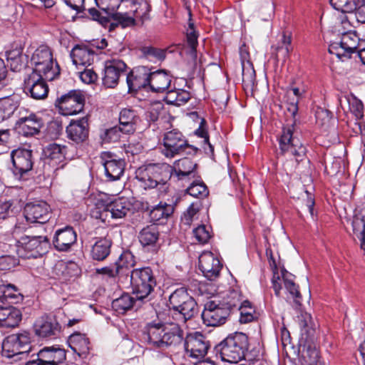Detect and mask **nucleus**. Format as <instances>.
<instances>
[{
    "label": "nucleus",
    "mask_w": 365,
    "mask_h": 365,
    "mask_svg": "<svg viewBox=\"0 0 365 365\" xmlns=\"http://www.w3.org/2000/svg\"><path fill=\"white\" fill-rule=\"evenodd\" d=\"M197 168V164L188 158H184L175 162L174 170L179 180H182L185 177L195 176L194 171Z\"/></svg>",
    "instance_id": "473e14b6"
},
{
    "label": "nucleus",
    "mask_w": 365,
    "mask_h": 365,
    "mask_svg": "<svg viewBox=\"0 0 365 365\" xmlns=\"http://www.w3.org/2000/svg\"><path fill=\"white\" fill-rule=\"evenodd\" d=\"M189 195L195 197H204L208 195V190L203 182H192L187 188Z\"/></svg>",
    "instance_id": "680f3d73"
},
{
    "label": "nucleus",
    "mask_w": 365,
    "mask_h": 365,
    "mask_svg": "<svg viewBox=\"0 0 365 365\" xmlns=\"http://www.w3.org/2000/svg\"><path fill=\"white\" fill-rule=\"evenodd\" d=\"M190 99V93L184 89H174L167 92L165 101L168 104L180 106Z\"/></svg>",
    "instance_id": "58836bf2"
},
{
    "label": "nucleus",
    "mask_w": 365,
    "mask_h": 365,
    "mask_svg": "<svg viewBox=\"0 0 365 365\" xmlns=\"http://www.w3.org/2000/svg\"><path fill=\"white\" fill-rule=\"evenodd\" d=\"M31 63L34 66L33 69L36 72L43 73L47 80L53 81L60 73L58 65L53 66L51 51L46 46H40L34 51Z\"/></svg>",
    "instance_id": "0eeeda50"
},
{
    "label": "nucleus",
    "mask_w": 365,
    "mask_h": 365,
    "mask_svg": "<svg viewBox=\"0 0 365 365\" xmlns=\"http://www.w3.org/2000/svg\"><path fill=\"white\" fill-rule=\"evenodd\" d=\"M360 38L355 31H344V66L352 65L354 53L358 52Z\"/></svg>",
    "instance_id": "4be33fe9"
},
{
    "label": "nucleus",
    "mask_w": 365,
    "mask_h": 365,
    "mask_svg": "<svg viewBox=\"0 0 365 365\" xmlns=\"http://www.w3.org/2000/svg\"><path fill=\"white\" fill-rule=\"evenodd\" d=\"M112 240L108 237L99 238L92 247L91 255L94 260L102 261L105 259L110 252Z\"/></svg>",
    "instance_id": "cd10ccee"
},
{
    "label": "nucleus",
    "mask_w": 365,
    "mask_h": 365,
    "mask_svg": "<svg viewBox=\"0 0 365 365\" xmlns=\"http://www.w3.org/2000/svg\"><path fill=\"white\" fill-rule=\"evenodd\" d=\"M14 203L11 200H0V220H4L14 214Z\"/></svg>",
    "instance_id": "774afa93"
},
{
    "label": "nucleus",
    "mask_w": 365,
    "mask_h": 365,
    "mask_svg": "<svg viewBox=\"0 0 365 365\" xmlns=\"http://www.w3.org/2000/svg\"><path fill=\"white\" fill-rule=\"evenodd\" d=\"M36 335L41 337H51L57 335L61 331V326L54 316H42L34 324Z\"/></svg>",
    "instance_id": "a211bd4d"
},
{
    "label": "nucleus",
    "mask_w": 365,
    "mask_h": 365,
    "mask_svg": "<svg viewBox=\"0 0 365 365\" xmlns=\"http://www.w3.org/2000/svg\"><path fill=\"white\" fill-rule=\"evenodd\" d=\"M125 134L122 128L119 126H114L104 131L101 135V138L106 143L117 142L118 141L122 135Z\"/></svg>",
    "instance_id": "bf43d9fd"
},
{
    "label": "nucleus",
    "mask_w": 365,
    "mask_h": 365,
    "mask_svg": "<svg viewBox=\"0 0 365 365\" xmlns=\"http://www.w3.org/2000/svg\"><path fill=\"white\" fill-rule=\"evenodd\" d=\"M142 58L151 62L162 61L165 58L164 50L152 46H144L140 49Z\"/></svg>",
    "instance_id": "8fccbe9b"
},
{
    "label": "nucleus",
    "mask_w": 365,
    "mask_h": 365,
    "mask_svg": "<svg viewBox=\"0 0 365 365\" xmlns=\"http://www.w3.org/2000/svg\"><path fill=\"white\" fill-rule=\"evenodd\" d=\"M191 148L180 131L172 130L165 133L162 153L165 157L174 158L177 155L186 153V149Z\"/></svg>",
    "instance_id": "9d476101"
},
{
    "label": "nucleus",
    "mask_w": 365,
    "mask_h": 365,
    "mask_svg": "<svg viewBox=\"0 0 365 365\" xmlns=\"http://www.w3.org/2000/svg\"><path fill=\"white\" fill-rule=\"evenodd\" d=\"M193 234L196 240L202 244L207 242L210 238V230L205 225H201L195 228L193 230Z\"/></svg>",
    "instance_id": "338daca9"
},
{
    "label": "nucleus",
    "mask_w": 365,
    "mask_h": 365,
    "mask_svg": "<svg viewBox=\"0 0 365 365\" xmlns=\"http://www.w3.org/2000/svg\"><path fill=\"white\" fill-rule=\"evenodd\" d=\"M221 301V304L225 308H228V311L231 312L232 309L238 306L241 303V299L239 293L235 290L230 291L226 297H224Z\"/></svg>",
    "instance_id": "052dcab7"
},
{
    "label": "nucleus",
    "mask_w": 365,
    "mask_h": 365,
    "mask_svg": "<svg viewBox=\"0 0 365 365\" xmlns=\"http://www.w3.org/2000/svg\"><path fill=\"white\" fill-rule=\"evenodd\" d=\"M6 56L11 70L14 71H19L25 66L26 57L22 55L21 48H16L7 51Z\"/></svg>",
    "instance_id": "ea45409f"
},
{
    "label": "nucleus",
    "mask_w": 365,
    "mask_h": 365,
    "mask_svg": "<svg viewBox=\"0 0 365 365\" xmlns=\"http://www.w3.org/2000/svg\"><path fill=\"white\" fill-rule=\"evenodd\" d=\"M139 118L135 112L130 109H123L120 113L119 125L122 128L125 134L133 133L135 130V125Z\"/></svg>",
    "instance_id": "c756f323"
},
{
    "label": "nucleus",
    "mask_w": 365,
    "mask_h": 365,
    "mask_svg": "<svg viewBox=\"0 0 365 365\" xmlns=\"http://www.w3.org/2000/svg\"><path fill=\"white\" fill-rule=\"evenodd\" d=\"M132 3L135 5L138 4V6L133 9L135 18H139L142 21L148 19V14L150 11V6L146 0H133Z\"/></svg>",
    "instance_id": "5fc2aeb1"
},
{
    "label": "nucleus",
    "mask_w": 365,
    "mask_h": 365,
    "mask_svg": "<svg viewBox=\"0 0 365 365\" xmlns=\"http://www.w3.org/2000/svg\"><path fill=\"white\" fill-rule=\"evenodd\" d=\"M185 349L189 356L198 359L206 355L209 345L202 334L195 332L186 336Z\"/></svg>",
    "instance_id": "2eb2a0df"
},
{
    "label": "nucleus",
    "mask_w": 365,
    "mask_h": 365,
    "mask_svg": "<svg viewBox=\"0 0 365 365\" xmlns=\"http://www.w3.org/2000/svg\"><path fill=\"white\" fill-rule=\"evenodd\" d=\"M19 106V99L17 96L11 95L0 98V119L1 120L9 118Z\"/></svg>",
    "instance_id": "7c9ffc66"
},
{
    "label": "nucleus",
    "mask_w": 365,
    "mask_h": 365,
    "mask_svg": "<svg viewBox=\"0 0 365 365\" xmlns=\"http://www.w3.org/2000/svg\"><path fill=\"white\" fill-rule=\"evenodd\" d=\"M199 267L205 277L213 280L219 276L222 266L211 252H204L199 257Z\"/></svg>",
    "instance_id": "f3484780"
},
{
    "label": "nucleus",
    "mask_w": 365,
    "mask_h": 365,
    "mask_svg": "<svg viewBox=\"0 0 365 365\" xmlns=\"http://www.w3.org/2000/svg\"><path fill=\"white\" fill-rule=\"evenodd\" d=\"M112 18L122 27H126L134 24L135 19L128 13L117 12L112 15Z\"/></svg>",
    "instance_id": "0e129e2a"
},
{
    "label": "nucleus",
    "mask_w": 365,
    "mask_h": 365,
    "mask_svg": "<svg viewBox=\"0 0 365 365\" xmlns=\"http://www.w3.org/2000/svg\"><path fill=\"white\" fill-rule=\"evenodd\" d=\"M292 275L287 271L282 272V280L286 289L289 292L292 297L294 299V302L297 306L301 304V295L298 290V287L294 282L292 278Z\"/></svg>",
    "instance_id": "a18cd8bd"
},
{
    "label": "nucleus",
    "mask_w": 365,
    "mask_h": 365,
    "mask_svg": "<svg viewBox=\"0 0 365 365\" xmlns=\"http://www.w3.org/2000/svg\"><path fill=\"white\" fill-rule=\"evenodd\" d=\"M71 57L73 63L76 66H90L94 60V52L86 46H75L71 52Z\"/></svg>",
    "instance_id": "bb28decb"
},
{
    "label": "nucleus",
    "mask_w": 365,
    "mask_h": 365,
    "mask_svg": "<svg viewBox=\"0 0 365 365\" xmlns=\"http://www.w3.org/2000/svg\"><path fill=\"white\" fill-rule=\"evenodd\" d=\"M66 351L58 347H44L38 353V357L46 365H63L66 360Z\"/></svg>",
    "instance_id": "b1692460"
},
{
    "label": "nucleus",
    "mask_w": 365,
    "mask_h": 365,
    "mask_svg": "<svg viewBox=\"0 0 365 365\" xmlns=\"http://www.w3.org/2000/svg\"><path fill=\"white\" fill-rule=\"evenodd\" d=\"M21 313L14 307H0V326L15 327L21 321Z\"/></svg>",
    "instance_id": "a878e982"
},
{
    "label": "nucleus",
    "mask_w": 365,
    "mask_h": 365,
    "mask_svg": "<svg viewBox=\"0 0 365 365\" xmlns=\"http://www.w3.org/2000/svg\"><path fill=\"white\" fill-rule=\"evenodd\" d=\"M130 284L138 300L148 297L156 285L152 269L150 267L133 269L130 274Z\"/></svg>",
    "instance_id": "39448f33"
},
{
    "label": "nucleus",
    "mask_w": 365,
    "mask_h": 365,
    "mask_svg": "<svg viewBox=\"0 0 365 365\" xmlns=\"http://www.w3.org/2000/svg\"><path fill=\"white\" fill-rule=\"evenodd\" d=\"M104 168L106 176L110 180H116L124 172L125 163L123 160H108L104 163Z\"/></svg>",
    "instance_id": "f704fd0d"
},
{
    "label": "nucleus",
    "mask_w": 365,
    "mask_h": 365,
    "mask_svg": "<svg viewBox=\"0 0 365 365\" xmlns=\"http://www.w3.org/2000/svg\"><path fill=\"white\" fill-rule=\"evenodd\" d=\"M351 223L355 240H359L360 247L365 255V220L360 217H354Z\"/></svg>",
    "instance_id": "49530a36"
},
{
    "label": "nucleus",
    "mask_w": 365,
    "mask_h": 365,
    "mask_svg": "<svg viewBox=\"0 0 365 365\" xmlns=\"http://www.w3.org/2000/svg\"><path fill=\"white\" fill-rule=\"evenodd\" d=\"M68 138L76 143H82L88 136V119L83 117L78 120H72L66 128Z\"/></svg>",
    "instance_id": "412c9836"
},
{
    "label": "nucleus",
    "mask_w": 365,
    "mask_h": 365,
    "mask_svg": "<svg viewBox=\"0 0 365 365\" xmlns=\"http://www.w3.org/2000/svg\"><path fill=\"white\" fill-rule=\"evenodd\" d=\"M148 343L154 348L165 349L176 346L183 339L182 331L177 323L152 322L146 327Z\"/></svg>",
    "instance_id": "f257e3e1"
},
{
    "label": "nucleus",
    "mask_w": 365,
    "mask_h": 365,
    "mask_svg": "<svg viewBox=\"0 0 365 365\" xmlns=\"http://www.w3.org/2000/svg\"><path fill=\"white\" fill-rule=\"evenodd\" d=\"M140 301L138 300L136 297H133L129 294H123L112 302V308L118 314H124L136 307L137 303Z\"/></svg>",
    "instance_id": "72a5a7b5"
},
{
    "label": "nucleus",
    "mask_w": 365,
    "mask_h": 365,
    "mask_svg": "<svg viewBox=\"0 0 365 365\" xmlns=\"http://www.w3.org/2000/svg\"><path fill=\"white\" fill-rule=\"evenodd\" d=\"M242 83L247 87L254 86L255 81V71L251 62L244 63L242 65Z\"/></svg>",
    "instance_id": "6e6d98bb"
},
{
    "label": "nucleus",
    "mask_w": 365,
    "mask_h": 365,
    "mask_svg": "<svg viewBox=\"0 0 365 365\" xmlns=\"http://www.w3.org/2000/svg\"><path fill=\"white\" fill-rule=\"evenodd\" d=\"M172 170V167L166 163L149 164L137 170L136 178L145 189L157 187L160 194H165L169 188L168 181Z\"/></svg>",
    "instance_id": "f03ea898"
},
{
    "label": "nucleus",
    "mask_w": 365,
    "mask_h": 365,
    "mask_svg": "<svg viewBox=\"0 0 365 365\" xmlns=\"http://www.w3.org/2000/svg\"><path fill=\"white\" fill-rule=\"evenodd\" d=\"M151 68L141 66L135 68L127 76V83L130 90L149 87Z\"/></svg>",
    "instance_id": "6ab92c4d"
},
{
    "label": "nucleus",
    "mask_w": 365,
    "mask_h": 365,
    "mask_svg": "<svg viewBox=\"0 0 365 365\" xmlns=\"http://www.w3.org/2000/svg\"><path fill=\"white\" fill-rule=\"evenodd\" d=\"M24 215L29 222L44 224L51 217V208L43 200L28 202L24 207Z\"/></svg>",
    "instance_id": "f8f14e48"
},
{
    "label": "nucleus",
    "mask_w": 365,
    "mask_h": 365,
    "mask_svg": "<svg viewBox=\"0 0 365 365\" xmlns=\"http://www.w3.org/2000/svg\"><path fill=\"white\" fill-rule=\"evenodd\" d=\"M48 81L43 73L36 72L33 69L31 73L24 79V90L36 86L37 84L45 83Z\"/></svg>",
    "instance_id": "4d7b16f0"
},
{
    "label": "nucleus",
    "mask_w": 365,
    "mask_h": 365,
    "mask_svg": "<svg viewBox=\"0 0 365 365\" xmlns=\"http://www.w3.org/2000/svg\"><path fill=\"white\" fill-rule=\"evenodd\" d=\"M279 143L282 153L291 154L295 158L297 164L304 159L306 148L294 135V123L283 127Z\"/></svg>",
    "instance_id": "423d86ee"
},
{
    "label": "nucleus",
    "mask_w": 365,
    "mask_h": 365,
    "mask_svg": "<svg viewBox=\"0 0 365 365\" xmlns=\"http://www.w3.org/2000/svg\"><path fill=\"white\" fill-rule=\"evenodd\" d=\"M191 299L192 297L188 294L187 291L183 288H180L171 294L169 297V302L174 312H177L185 303L188 302Z\"/></svg>",
    "instance_id": "79ce46f5"
},
{
    "label": "nucleus",
    "mask_w": 365,
    "mask_h": 365,
    "mask_svg": "<svg viewBox=\"0 0 365 365\" xmlns=\"http://www.w3.org/2000/svg\"><path fill=\"white\" fill-rule=\"evenodd\" d=\"M159 237L158 227L155 225H150L143 227L139 233V241L143 246L154 245Z\"/></svg>",
    "instance_id": "a19ab883"
},
{
    "label": "nucleus",
    "mask_w": 365,
    "mask_h": 365,
    "mask_svg": "<svg viewBox=\"0 0 365 365\" xmlns=\"http://www.w3.org/2000/svg\"><path fill=\"white\" fill-rule=\"evenodd\" d=\"M26 94H29L31 98L36 100L45 98L48 93V87L45 83H40L36 85V86L31 87L26 90H24Z\"/></svg>",
    "instance_id": "13d9d810"
},
{
    "label": "nucleus",
    "mask_w": 365,
    "mask_h": 365,
    "mask_svg": "<svg viewBox=\"0 0 365 365\" xmlns=\"http://www.w3.org/2000/svg\"><path fill=\"white\" fill-rule=\"evenodd\" d=\"M77 235L71 227L58 230L53 237V245L58 251H67L76 242Z\"/></svg>",
    "instance_id": "5701e85b"
},
{
    "label": "nucleus",
    "mask_w": 365,
    "mask_h": 365,
    "mask_svg": "<svg viewBox=\"0 0 365 365\" xmlns=\"http://www.w3.org/2000/svg\"><path fill=\"white\" fill-rule=\"evenodd\" d=\"M239 310L240 312L239 321L241 324L249 323L255 319V310L249 301H244L240 304Z\"/></svg>",
    "instance_id": "603ef678"
},
{
    "label": "nucleus",
    "mask_w": 365,
    "mask_h": 365,
    "mask_svg": "<svg viewBox=\"0 0 365 365\" xmlns=\"http://www.w3.org/2000/svg\"><path fill=\"white\" fill-rule=\"evenodd\" d=\"M126 64L120 59H111L105 62L103 83L108 88H114L118 83L120 76L125 72Z\"/></svg>",
    "instance_id": "dca6fc26"
},
{
    "label": "nucleus",
    "mask_w": 365,
    "mask_h": 365,
    "mask_svg": "<svg viewBox=\"0 0 365 365\" xmlns=\"http://www.w3.org/2000/svg\"><path fill=\"white\" fill-rule=\"evenodd\" d=\"M31 335L27 331H21L8 336L3 341L2 349L8 357L25 355L31 351Z\"/></svg>",
    "instance_id": "6e6552de"
},
{
    "label": "nucleus",
    "mask_w": 365,
    "mask_h": 365,
    "mask_svg": "<svg viewBox=\"0 0 365 365\" xmlns=\"http://www.w3.org/2000/svg\"><path fill=\"white\" fill-rule=\"evenodd\" d=\"M300 327L308 335H312L314 331V324L310 314H304L302 315V319L299 322Z\"/></svg>",
    "instance_id": "69168bd1"
},
{
    "label": "nucleus",
    "mask_w": 365,
    "mask_h": 365,
    "mask_svg": "<svg viewBox=\"0 0 365 365\" xmlns=\"http://www.w3.org/2000/svg\"><path fill=\"white\" fill-rule=\"evenodd\" d=\"M197 303L192 298L188 302L185 303L180 309L174 312L173 314L177 321L185 323L192 319L197 313Z\"/></svg>",
    "instance_id": "e433bc0d"
},
{
    "label": "nucleus",
    "mask_w": 365,
    "mask_h": 365,
    "mask_svg": "<svg viewBox=\"0 0 365 365\" xmlns=\"http://www.w3.org/2000/svg\"><path fill=\"white\" fill-rule=\"evenodd\" d=\"M17 254L23 258H36L47 252L49 240L46 235H24L16 242Z\"/></svg>",
    "instance_id": "20e7f679"
},
{
    "label": "nucleus",
    "mask_w": 365,
    "mask_h": 365,
    "mask_svg": "<svg viewBox=\"0 0 365 365\" xmlns=\"http://www.w3.org/2000/svg\"><path fill=\"white\" fill-rule=\"evenodd\" d=\"M319 359V352L313 344L307 343L303 345L300 356L302 365H317Z\"/></svg>",
    "instance_id": "c9c22d12"
},
{
    "label": "nucleus",
    "mask_w": 365,
    "mask_h": 365,
    "mask_svg": "<svg viewBox=\"0 0 365 365\" xmlns=\"http://www.w3.org/2000/svg\"><path fill=\"white\" fill-rule=\"evenodd\" d=\"M248 346V336L242 332H236L221 341L217 349L224 361L237 363L245 357Z\"/></svg>",
    "instance_id": "7ed1b4c3"
},
{
    "label": "nucleus",
    "mask_w": 365,
    "mask_h": 365,
    "mask_svg": "<svg viewBox=\"0 0 365 365\" xmlns=\"http://www.w3.org/2000/svg\"><path fill=\"white\" fill-rule=\"evenodd\" d=\"M287 95L289 98H292L287 107V111L289 113L291 116L294 118L298 111V101L299 98L302 95V92H301L298 88H292L287 91Z\"/></svg>",
    "instance_id": "864d4df0"
},
{
    "label": "nucleus",
    "mask_w": 365,
    "mask_h": 365,
    "mask_svg": "<svg viewBox=\"0 0 365 365\" xmlns=\"http://www.w3.org/2000/svg\"><path fill=\"white\" fill-rule=\"evenodd\" d=\"M71 348L78 355L86 356L90 350V341L86 334L74 333L68 338Z\"/></svg>",
    "instance_id": "c85d7f7f"
},
{
    "label": "nucleus",
    "mask_w": 365,
    "mask_h": 365,
    "mask_svg": "<svg viewBox=\"0 0 365 365\" xmlns=\"http://www.w3.org/2000/svg\"><path fill=\"white\" fill-rule=\"evenodd\" d=\"M230 314L228 308H225L220 299H215L205 304L202 319L207 326L217 327L225 324Z\"/></svg>",
    "instance_id": "1a4fd4ad"
},
{
    "label": "nucleus",
    "mask_w": 365,
    "mask_h": 365,
    "mask_svg": "<svg viewBox=\"0 0 365 365\" xmlns=\"http://www.w3.org/2000/svg\"><path fill=\"white\" fill-rule=\"evenodd\" d=\"M197 303L192 298L188 302L185 303L180 309L174 312L173 314L177 321L185 323L192 319L197 313Z\"/></svg>",
    "instance_id": "4c0bfd02"
},
{
    "label": "nucleus",
    "mask_w": 365,
    "mask_h": 365,
    "mask_svg": "<svg viewBox=\"0 0 365 365\" xmlns=\"http://www.w3.org/2000/svg\"><path fill=\"white\" fill-rule=\"evenodd\" d=\"M55 104L62 115H71L82 111L84 98L80 91H72L58 98Z\"/></svg>",
    "instance_id": "9b49d317"
},
{
    "label": "nucleus",
    "mask_w": 365,
    "mask_h": 365,
    "mask_svg": "<svg viewBox=\"0 0 365 365\" xmlns=\"http://www.w3.org/2000/svg\"><path fill=\"white\" fill-rule=\"evenodd\" d=\"M347 127L352 130L353 133L360 134L361 136V143L364 145V150L365 151V122L360 120L358 121H348Z\"/></svg>",
    "instance_id": "e2e57ef3"
},
{
    "label": "nucleus",
    "mask_w": 365,
    "mask_h": 365,
    "mask_svg": "<svg viewBox=\"0 0 365 365\" xmlns=\"http://www.w3.org/2000/svg\"><path fill=\"white\" fill-rule=\"evenodd\" d=\"M149 88L157 93L165 91L170 85L171 76L165 70L152 71Z\"/></svg>",
    "instance_id": "393cba45"
},
{
    "label": "nucleus",
    "mask_w": 365,
    "mask_h": 365,
    "mask_svg": "<svg viewBox=\"0 0 365 365\" xmlns=\"http://www.w3.org/2000/svg\"><path fill=\"white\" fill-rule=\"evenodd\" d=\"M98 208L109 212L113 218H122L125 217L130 209V204L125 198L118 197L113 200H109L106 195H100L97 202Z\"/></svg>",
    "instance_id": "ddd939ff"
},
{
    "label": "nucleus",
    "mask_w": 365,
    "mask_h": 365,
    "mask_svg": "<svg viewBox=\"0 0 365 365\" xmlns=\"http://www.w3.org/2000/svg\"><path fill=\"white\" fill-rule=\"evenodd\" d=\"M291 43V35H287L285 32H284L282 34L277 44L272 46L274 50L273 54L274 55L277 60L282 58L284 61H285L286 59L289 58V53L292 51Z\"/></svg>",
    "instance_id": "2f4dec72"
},
{
    "label": "nucleus",
    "mask_w": 365,
    "mask_h": 365,
    "mask_svg": "<svg viewBox=\"0 0 365 365\" xmlns=\"http://www.w3.org/2000/svg\"><path fill=\"white\" fill-rule=\"evenodd\" d=\"M13 172L15 175L22 176L31 170L34 165L33 152L26 148H17L11 153Z\"/></svg>",
    "instance_id": "4468645a"
},
{
    "label": "nucleus",
    "mask_w": 365,
    "mask_h": 365,
    "mask_svg": "<svg viewBox=\"0 0 365 365\" xmlns=\"http://www.w3.org/2000/svg\"><path fill=\"white\" fill-rule=\"evenodd\" d=\"M193 24L190 22L188 29L187 30L186 37H187V43L190 48L189 54L190 58L195 61L197 58V51L196 48L197 46V38L198 35L194 29Z\"/></svg>",
    "instance_id": "3c124183"
},
{
    "label": "nucleus",
    "mask_w": 365,
    "mask_h": 365,
    "mask_svg": "<svg viewBox=\"0 0 365 365\" xmlns=\"http://www.w3.org/2000/svg\"><path fill=\"white\" fill-rule=\"evenodd\" d=\"M66 146L56 143H52L47 145L44 150L45 156L53 160L56 163L61 162L65 158Z\"/></svg>",
    "instance_id": "37998d69"
},
{
    "label": "nucleus",
    "mask_w": 365,
    "mask_h": 365,
    "mask_svg": "<svg viewBox=\"0 0 365 365\" xmlns=\"http://www.w3.org/2000/svg\"><path fill=\"white\" fill-rule=\"evenodd\" d=\"M42 120L35 114L19 118L15 125L17 132L24 136H31L38 134L42 127Z\"/></svg>",
    "instance_id": "aec40b11"
},
{
    "label": "nucleus",
    "mask_w": 365,
    "mask_h": 365,
    "mask_svg": "<svg viewBox=\"0 0 365 365\" xmlns=\"http://www.w3.org/2000/svg\"><path fill=\"white\" fill-rule=\"evenodd\" d=\"M350 113L355 117V121L360 120L364 115V106L361 100L352 93L346 96Z\"/></svg>",
    "instance_id": "de8ad7c7"
},
{
    "label": "nucleus",
    "mask_w": 365,
    "mask_h": 365,
    "mask_svg": "<svg viewBox=\"0 0 365 365\" xmlns=\"http://www.w3.org/2000/svg\"><path fill=\"white\" fill-rule=\"evenodd\" d=\"M174 208L171 205L160 204L155 207L150 212V219L154 222L168 218L173 212Z\"/></svg>",
    "instance_id": "09e8293b"
},
{
    "label": "nucleus",
    "mask_w": 365,
    "mask_h": 365,
    "mask_svg": "<svg viewBox=\"0 0 365 365\" xmlns=\"http://www.w3.org/2000/svg\"><path fill=\"white\" fill-rule=\"evenodd\" d=\"M23 296L18 292L16 287L11 284L0 282V300L1 302L8 299H14L16 302L22 300Z\"/></svg>",
    "instance_id": "c03bdc74"
}]
</instances>
